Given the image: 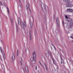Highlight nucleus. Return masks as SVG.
Masks as SVG:
<instances>
[{
	"mask_svg": "<svg viewBox=\"0 0 73 73\" xmlns=\"http://www.w3.org/2000/svg\"><path fill=\"white\" fill-rule=\"evenodd\" d=\"M63 2L66 3H68L66 5L67 7H72V5L70 3V0H63Z\"/></svg>",
	"mask_w": 73,
	"mask_h": 73,
	"instance_id": "nucleus-1",
	"label": "nucleus"
},
{
	"mask_svg": "<svg viewBox=\"0 0 73 73\" xmlns=\"http://www.w3.org/2000/svg\"><path fill=\"white\" fill-rule=\"evenodd\" d=\"M33 56L31 57V61L32 62H33V61L35 60V57H36V54L35 52L33 53Z\"/></svg>",
	"mask_w": 73,
	"mask_h": 73,
	"instance_id": "nucleus-2",
	"label": "nucleus"
},
{
	"mask_svg": "<svg viewBox=\"0 0 73 73\" xmlns=\"http://www.w3.org/2000/svg\"><path fill=\"white\" fill-rule=\"evenodd\" d=\"M23 70L25 71V70H28V66L27 65H26L25 66V67L23 68Z\"/></svg>",
	"mask_w": 73,
	"mask_h": 73,
	"instance_id": "nucleus-3",
	"label": "nucleus"
},
{
	"mask_svg": "<svg viewBox=\"0 0 73 73\" xmlns=\"http://www.w3.org/2000/svg\"><path fill=\"white\" fill-rule=\"evenodd\" d=\"M73 9H68L67 10V12H73Z\"/></svg>",
	"mask_w": 73,
	"mask_h": 73,
	"instance_id": "nucleus-4",
	"label": "nucleus"
},
{
	"mask_svg": "<svg viewBox=\"0 0 73 73\" xmlns=\"http://www.w3.org/2000/svg\"><path fill=\"white\" fill-rule=\"evenodd\" d=\"M24 26L25 27H27V25H26V23H25V22H24L23 24V25H22V27L23 28H24Z\"/></svg>",
	"mask_w": 73,
	"mask_h": 73,
	"instance_id": "nucleus-5",
	"label": "nucleus"
},
{
	"mask_svg": "<svg viewBox=\"0 0 73 73\" xmlns=\"http://www.w3.org/2000/svg\"><path fill=\"white\" fill-rule=\"evenodd\" d=\"M65 19H68V21H70L71 20V19H70V18L68 17L67 15H65Z\"/></svg>",
	"mask_w": 73,
	"mask_h": 73,
	"instance_id": "nucleus-6",
	"label": "nucleus"
},
{
	"mask_svg": "<svg viewBox=\"0 0 73 73\" xmlns=\"http://www.w3.org/2000/svg\"><path fill=\"white\" fill-rule=\"evenodd\" d=\"M26 7H27V9H28V7L30 11L31 12V10L30 9V7L29 6V4H28L27 5H26Z\"/></svg>",
	"mask_w": 73,
	"mask_h": 73,
	"instance_id": "nucleus-7",
	"label": "nucleus"
},
{
	"mask_svg": "<svg viewBox=\"0 0 73 73\" xmlns=\"http://www.w3.org/2000/svg\"><path fill=\"white\" fill-rule=\"evenodd\" d=\"M18 23L19 25H21V22H20V18L18 19Z\"/></svg>",
	"mask_w": 73,
	"mask_h": 73,
	"instance_id": "nucleus-8",
	"label": "nucleus"
},
{
	"mask_svg": "<svg viewBox=\"0 0 73 73\" xmlns=\"http://www.w3.org/2000/svg\"><path fill=\"white\" fill-rule=\"evenodd\" d=\"M33 66V64L31 63L30 65V68H32Z\"/></svg>",
	"mask_w": 73,
	"mask_h": 73,
	"instance_id": "nucleus-9",
	"label": "nucleus"
},
{
	"mask_svg": "<svg viewBox=\"0 0 73 73\" xmlns=\"http://www.w3.org/2000/svg\"><path fill=\"white\" fill-rule=\"evenodd\" d=\"M56 22H57V24L58 25H59V20H57Z\"/></svg>",
	"mask_w": 73,
	"mask_h": 73,
	"instance_id": "nucleus-10",
	"label": "nucleus"
},
{
	"mask_svg": "<svg viewBox=\"0 0 73 73\" xmlns=\"http://www.w3.org/2000/svg\"><path fill=\"white\" fill-rule=\"evenodd\" d=\"M15 58V55H13V57H12V58L13 60H14Z\"/></svg>",
	"mask_w": 73,
	"mask_h": 73,
	"instance_id": "nucleus-11",
	"label": "nucleus"
},
{
	"mask_svg": "<svg viewBox=\"0 0 73 73\" xmlns=\"http://www.w3.org/2000/svg\"><path fill=\"white\" fill-rule=\"evenodd\" d=\"M64 62L63 61V60L62 59L61 60V64H64Z\"/></svg>",
	"mask_w": 73,
	"mask_h": 73,
	"instance_id": "nucleus-12",
	"label": "nucleus"
},
{
	"mask_svg": "<svg viewBox=\"0 0 73 73\" xmlns=\"http://www.w3.org/2000/svg\"><path fill=\"white\" fill-rule=\"evenodd\" d=\"M30 40H32V37H31V34H30Z\"/></svg>",
	"mask_w": 73,
	"mask_h": 73,
	"instance_id": "nucleus-13",
	"label": "nucleus"
},
{
	"mask_svg": "<svg viewBox=\"0 0 73 73\" xmlns=\"http://www.w3.org/2000/svg\"><path fill=\"white\" fill-rule=\"evenodd\" d=\"M3 56L4 58H5V53H3Z\"/></svg>",
	"mask_w": 73,
	"mask_h": 73,
	"instance_id": "nucleus-14",
	"label": "nucleus"
},
{
	"mask_svg": "<svg viewBox=\"0 0 73 73\" xmlns=\"http://www.w3.org/2000/svg\"><path fill=\"white\" fill-rule=\"evenodd\" d=\"M1 51L2 53H3V49H2V48H1Z\"/></svg>",
	"mask_w": 73,
	"mask_h": 73,
	"instance_id": "nucleus-15",
	"label": "nucleus"
},
{
	"mask_svg": "<svg viewBox=\"0 0 73 73\" xmlns=\"http://www.w3.org/2000/svg\"><path fill=\"white\" fill-rule=\"evenodd\" d=\"M7 12L8 13H9V9L8 8V7H7Z\"/></svg>",
	"mask_w": 73,
	"mask_h": 73,
	"instance_id": "nucleus-16",
	"label": "nucleus"
},
{
	"mask_svg": "<svg viewBox=\"0 0 73 73\" xmlns=\"http://www.w3.org/2000/svg\"><path fill=\"white\" fill-rule=\"evenodd\" d=\"M0 5H3V3H2L1 2L0 3Z\"/></svg>",
	"mask_w": 73,
	"mask_h": 73,
	"instance_id": "nucleus-17",
	"label": "nucleus"
},
{
	"mask_svg": "<svg viewBox=\"0 0 73 73\" xmlns=\"http://www.w3.org/2000/svg\"><path fill=\"white\" fill-rule=\"evenodd\" d=\"M44 65L45 66V67H46V68H47V67L46 66V64H45V63L44 64Z\"/></svg>",
	"mask_w": 73,
	"mask_h": 73,
	"instance_id": "nucleus-18",
	"label": "nucleus"
},
{
	"mask_svg": "<svg viewBox=\"0 0 73 73\" xmlns=\"http://www.w3.org/2000/svg\"><path fill=\"white\" fill-rule=\"evenodd\" d=\"M18 53H19V51H18V50H17V56H18Z\"/></svg>",
	"mask_w": 73,
	"mask_h": 73,
	"instance_id": "nucleus-19",
	"label": "nucleus"
},
{
	"mask_svg": "<svg viewBox=\"0 0 73 73\" xmlns=\"http://www.w3.org/2000/svg\"><path fill=\"white\" fill-rule=\"evenodd\" d=\"M70 37L71 38H72V39H73V36H70Z\"/></svg>",
	"mask_w": 73,
	"mask_h": 73,
	"instance_id": "nucleus-20",
	"label": "nucleus"
},
{
	"mask_svg": "<svg viewBox=\"0 0 73 73\" xmlns=\"http://www.w3.org/2000/svg\"><path fill=\"white\" fill-rule=\"evenodd\" d=\"M11 23H13V20H11Z\"/></svg>",
	"mask_w": 73,
	"mask_h": 73,
	"instance_id": "nucleus-21",
	"label": "nucleus"
},
{
	"mask_svg": "<svg viewBox=\"0 0 73 73\" xmlns=\"http://www.w3.org/2000/svg\"><path fill=\"white\" fill-rule=\"evenodd\" d=\"M20 64H21V65H22V62H21H21Z\"/></svg>",
	"mask_w": 73,
	"mask_h": 73,
	"instance_id": "nucleus-22",
	"label": "nucleus"
},
{
	"mask_svg": "<svg viewBox=\"0 0 73 73\" xmlns=\"http://www.w3.org/2000/svg\"><path fill=\"white\" fill-rule=\"evenodd\" d=\"M35 69L36 70H37V66H36Z\"/></svg>",
	"mask_w": 73,
	"mask_h": 73,
	"instance_id": "nucleus-23",
	"label": "nucleus"
},
{
	"mask_svg": "<svg viewBox=\"0 0 73 73\" xmlns=\"http://www.w3.org/2000/svg\"><path fill=\"white\" fill-rule=\"evenodd\" d=\"M62 24H64V22L63 21H62Z\"/></svg>",
	"mask_w": 73,
	"mask_h": 73,
	"instance_id": "nucleus-24",
	"label": "nucleus"
},
{
	"mask_svg": "<svg viewBox=\"0 0 73 73\" xmlns=\"http://www.w3.org/2000/svg\"><path fill=\"white\" fill-rule=\"evenodd\" d=\"M46 70H48V69H47V67H46Z\"/></svg>",
	"mask_w": 73,
	"mask_h": 73,
	"instance_id": "nucleus-25",
	"label": "nucleus"
},
{
	"mask_svg": "<svg viewBox=\"0 0 73 73\" xmlns=\"http://www.w3.org/2000/svg\"><path fill=\"white\" fill-rule=\"evenodd\" d=\"M72 24H73V23H70V24L71 25H72Z\"/></svg>",
	"mask_w": 73,
	"mask_h": 73,
	"instance_id": "nucleus-26",
	"label": "nucleus"
},
{
	"mask_svg": "<svg viewBox=\"0 0 73 73\" xmlns=\"http://www.w3.org/2000/svg\"><path fill=\"white\" fill-rule=\"evenodd\" d=\"M20 6H21L20 5L19 6H18V7H20Z\"/></svg>",
	"mask_w": 73,
	"mask_h": 73,
	"instance_id": "nucleus-27",
	"label": "nucleus"
},
{
	"mask_svg": "<svg viewBox=\"0 0 73 73\" xmlns=\"http://www.w3.org/2000/svg\"><path fill=\"white\" fill-rule=\"evenodd\" d=\"M18 30V29L17 28V31Z\"/></svg>",
	"mask_w": 73,
	"mask_h": 73,
	"instance_id": "nucleus-28",
	"label": "nucleus"
},
{
	"mask_svg": "<svg viewBox=\"0 0 73 73\" xmlns=\"http://www.w3.org/2000/svg\"><path fill=\"white\" fill-rule=\"evenodd\" d=\"M40 64L41 65V62H40Z\"/></svg>",
	"mask_w": 73,
	"mask_h": 73,
	"instance_id": "nucleus-29",
	"label": "nucleus"
},
{
	"mask_svg": "<svg viewBox=\"0 0 73 73\" xmlns=\"http://www.w3.org/2000/svg\"><path fill=\"white\" fill-rule=\"evenodd\" d=\"M0 59H1V57L0 58Z\"/></svg>",
	"mask_w": 73,
	"mask_h": 73,
	"instance_id": "nucleus-30",
	"label": "nucleus"
},
{
	"mask_svg": "<svg viewBox=\"0 0 73 73\" xmlns=\"http://www.w3.org/2000/svg\"><path fill=\"white\" fill-rule=\"evenodd\" d=\"M19 1H20V0H19Z\"/></svg>",
	"mask_w": 73,
	"mask_h": 73,
	"instance_id": "nucleus-31",
	"label": "nucleus"
},
{
	"mask_svg": "<svg viewBox=\"0 0 73 73\" xmlns=\"http://www.w3.org/2000/svg\"><path fill=\"white\" fill-rule=\"evenodd\" d=\"M31 23H30V25H31Z\"/></svg>",
	"mask_w": 73,
	"mask_h": 73,
	"instance_id": "nucleus-32",
	"label": "nucleus"
},
{
	"mask_svg": "<svg viewBox=\"0 0 73 73\" xmlns=\"http://www.w3.org/2000/svg\"><path fill=\"white\" fill-rule=\"evenodd\" d=\"M52 46H53V45H52Z\"/></svg>",
	"mask_w": 73,
	"mask_h": 73,
	"instance_id": "nucleus-33",
	"label": "nucleus"
}]
</instances>
